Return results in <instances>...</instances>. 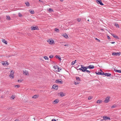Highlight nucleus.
Here are the masks:
<instances>
[{
  "instance_id": "obj_39",
  "label": "nucleus",
  "mask_w": 121,
  "mask_h": 121,
  "mask_svg": "<svg viewBox=\"0 0 121 121\" xmlns=\"http://www.w3.org/2000/svg\"><path fill=\"white\" fill-rule=\"evenodd\" d=\"M86 72H87L88 73H90V72H91L90 71L87 70H86Z\"/></svg>"
},
{
  "instance_id": "obj_13",
  "label": "nucleus",
  "mask_w": 121,
  "mask_h": 121,
  "mask_svg": "<svg viewBox=\"0 0 121 121\" xmlns=\"http://www.w3.org/2000/svg\"><path fill=\"white\" fill-rule=\"evenodd\" d=\"M111 34L113 36L115 39H119L117 35H115L113 34Z\"/></svg>"
},
{
  "instance_id": "obj_50",
  "label": "nucleus",
  "mask_w": 121,
  "mask_h": 121,
  "mask_svg": "<svg viewBox=\"0 0 121 121\" xmlns=\"http://www.w3.org/2000/svg\"><path fill=\"white\" fill-rule=\"evenodd\" d=\"M68 44H65V45H64V46H68Z\"/></svg>"
},
{
  "instance_id": "obj_47",
  "label": "nucleus",
  "mask_w": 121,
  "mask_h": 121,
  "mask_svg": "<svg viewBox=\"0 0 121 121\" xmlns=\"http://www.w3.org/2000/svg\"><path fill=\"white\" fill-rule=\"evenodd\" d=\"M56 120L55 119H52L51 121H56Z\"/></svg>"
},
{
  "instance_id": "obj_20",
  "label": "nucleus",
  "mask_w": 121,
  "mask_h": 121,
  "mask_svg": "<svg viewBox=\"0 0 121 121\" xmlns=\"http://www.w3.org/2000/svg\"><path fill=\"white\" fill-rule=\"evenodd\" d=\"M39 96V95H34L33 96L32 98H34L35 99L36 98H37Z\"/></svg>"
},
{
  "instance_id": "obj_18",
  "label": "nucleus",
  "mask_w": 121,
  "mask_h": 121,
  "mask_svg": "<svg viewBox=\"0 0 121 121\" xmlns=\"http://www.w3.org/2000/svg\"><path fill=\"white\" fill-rule=\"evenodd\" d=\"M76 80L78 81H81L79 77H76Z\"/></svg>"
},
{
  "instance_id": "obj_33",
  "label": "nucleus",
  "mask_w": 121,
  "mask_h": 121,
  "mask_svg": "<svg viewBox=\"0 0 121 121\" xmlns=\"http://www.w3.org/2000/svg\"><path fill=\"white\" fill-rule=\"evenodd\" d=\"M64 95L62 92L60 93V96H61V97H62L64 96Z\"/></svg>"
},
{
  "instance_id": "obj_48",
  "label": "nucleus",
  "mask_w": 121,
  "mask_h": 121,
  "mask_svg": "<svg viewBox=\"0 0 121 121\" xmlns=\"http://www.w3.org/2000/svg\"><path fill=\"white\" fill-rule=\"evenodd\" d=\"M111 43L112 44H113L115 43V42H111Z\"/></svg>"
},
{
  "instance_id": "obj_25",
  "label": "nucleus",
  "mask_w": 121,
  "mask_h": 121,
  "mask_svg": "<svg viewBox=\"0 0 121 121\" xmlns=\"http://www.w3.org/2000/svg\"><path fill=\"white\" fill-rule=\"evenodd\" d=\"M6 19L8 20H10L11 19L10 17L9 16H6Z\"/></svg>"
},
{
  "instance_id": "obj_32",
  "label": "nucleus",
  "mask_w": 121,
  "mask_h": 121,
  "mask_svg": "<svg viewBox=\"0 0 121 121\" xmlns=\"http://www.w3.org/2000/svg\"><path fill=\"white\" fill-rule=\"evenodd\" d=\"M75 61H73L72 62L71 64L72 65H74L75 64Z\"/></svg>"
},
{
  "instance_id": "obj_15",
  "label": "nucleus",
  "mask_w": 121,
  "mask_h": 121,
  "mask_svg": "<svg viewBox=\"0 0 121 121\" xmlns=\"http://www.w3.org/2000/svg\"><path fill=\"white\" fill-rule=\"evenodd\" d=\"M59 102V100L58 99H55L53 103L54 104H57Z\"/></svg>"
},
{
  "instance_id": "obj_37",
  "label": "nucleus",
  "mask_w": 121,
  "mask_h": 121,
  "mask_svg": "<svg viewBox=\"0 0 121 121\" xmlns=\"http://www.w3.org/2000/svg\"><path fill=\"white\" fill-rule=\"evenodd\" d=\"M44 58L46 60H48V57L47 56H45L44 57Z\"/></svg>"
},
{
  "instance_id": "obj_22",
  "label": "nucleus",
  "mask_w": 121,
  "mask_h": 121,
  "mask_svg": "<svg viewBox=\"0 0 121 121\" xmlns=\"http://www.w3.org/2000/svg\"><path fill=\"white\" fill-rule=\"evenodd\" d=\"M25 4L26 5V6L28 7L29 6L30 4L28 2H27L25 3Z\"/></svg>"
},
{
  "instance_id": "obj_35",
  "label": "nucleus",
  "mask_w": 121,
  "mask_h": 121,
  "mask_svg": "<svg viewBox=\"0 0 121 121\" xmlns=\"http://www.w3.org/2000/svg\"><path fill=\"white\" fill-rule=\"evenodd\" d=\"M115 26H116V27H119V26L118 25L117 23H115Z\"/></svg>"
},
{
  "instance_id": "obj_31",
  "label": "nucleus",
  "mask_w": 121,
  "mask_h": 121,
  "mask_svg": "<svg viewBox=\"0 0 121 121\" xmlns=\"http://www.w3.org/2000/svg\"><path fill=\"white\" fill-rule=\"evenodd\" d=\"M55 31H56L57 32H59V30L56 28H55Z\"/></svg>"
},
{
  "instance_id": "obj_9",
  "label": "nucleus",
  "mask_w": 121,
  "mask_h": 121,
  "mask_svg": "<svg viewBox=\"0 0 121 121\" xmlns=\"http://www.w3.org/2000/svg\"><path fill=\"white\" fill-rule=\"evenodd\" d=\"M31 30H38L39 29L37 26L35 27H33V26H32L31 27Z\"/></svg>"
},
{
  "instance_id": "obj_12",
  "label": "nucleus",
  "mask_w": 121,
  "mask_h": 121,
  "mask_svg": "<svg viewBox=\"0 0 121 121\" xmlns=\"http://www.w3.org/2000/svg\"><path fill=\"white\" fill-rule=\"evenodd\" d=\"M103 119L104 120H110V118L109 117H107V116H104L103 117Z\"/></svg>"
},
{
  "instance_id": "obj_1",
  "label": "nucleus",
  "mask_w": 121,
  "mask_h": 121,
  "mask_svg": "<svg viewBox=\"0 0 121 121\" xmlns=\"http://www.w3.org/2000/svg\"><path fill=\"white\" fill-rule=\"evenodd\" d=\"M81 67L79 68V69L83 72H85L87 70V69L88 68V66L84 67L83 66V65H81Z\"/></svg>"
},
{
  "instance_id": "obj_28",
  "label": "nucleus",
  "mask_w": 121,
  "mask_h": 121,
  "mask_svg": "<svg viewBox=\"0 0 121 121\" xmlns=\"http://www.w3.org/2000/svg\"><path fill=\"white\" fill-rule=\"evenodd\" d=\"M117 106V105H116L114 104L112 106H111V108H115Z\"/></svg>"
},
{
  "instance_id": "obj_41",
  "label": "nucleus",
  "mask_w": 121,
  "mask_h": 121,
  "mask_svg": "<svg viewBox=\"0 0 121 121\" xmlns=\"http://www.w3.org/2000/svg\"><path fill=\"white\" fill-rule=\"evenodd\" d=\"M53 56L52 55H50L49 56V57L50 58H52L53 57Z\"/></svg>"
},
{
  "instance_id": "obj_52",
  "label": "nucleus",
  "mask_w": 121,
  "mask_h": 121,
  "mask_svg": "<svg viewBox=\"0 0 121 121\" xmlns=\"http://www.w3.org/2000/svg\"><path fill=\"white\" fill-rule=\"evenodd\" d=\"M110 77H111V78H112V77H113V75H112V76H110Z\"/></svg>"
},
{
  "instance_id": "obj_2",
  "label": "nucleus",
  "mask_w": 121,
  "mask_h": 121,
  "mask_svg": "<svg viewBox=\"0 0 121 121\" xmlns=\"http://www.w3.org/2000/svg\"><path fill=\"white\" fill-rule=\"evenodd\" d=\"M14 72L13 70H11L10 74L9 75V77L12 79L14 77Z\"/></svg>"
},
{
  "instance_id": "obj_24",
  "label": "nucleus",
  "mask_w": 121,
  "mask_h": 121,
  "mask_svg": "<svg viewBox=\"0 0 121 121\" xmlns=\"http://www.w3.org/2000/svg\"><path fill=\"white\" fill-rule=\"evenodd\" d=\"M102 102V100H98L97 101V103L100 104Z\"/></svg>"
},
{
  "instance_id": "obj_58",
  "label": "nucleus",
  "mask_w": 121,
  "mask_h": 121,
  "mask_svg": "<svg viewBox=\"0 0 121 121\" xmlns=\"http://www.w3.org/2000/svg\"><path fill=\"white\" fill-rule=\"evenodd\" d=\"M54 68L55 67V66H54V67H53Z\"/></svg>"
},
{
  "instance_id": "obj_27",
  "label": "nucleus",
  "mask_w": 121,
  "mask_h": 121,
  "mask_svg": "<svg viewBox=\"0 0 121 121\" xmlns=\"http://www.w3.org/2000/svg\"><path fill=\"white\" fill-rule=\"evenodd\" d=\"M115 72H117L121 73V70H116Z\"/></svg>"
},
{
  "instance_id": "obj_55",
  "label": "nucleus",
  "mask_w": 121,
  "mask_h": 121,
  "mask_svg": "<svg viewBox=\"0 0 121 121\" xmlns=\"http://www.w3.org/2000/svg\"><path fill=\"white\" fill-rule=\"evenodd\" d=\"M56 69V67H55V69Z\"/></svg>"
},
{
  "instance_id": "obj_8",
  "label": "nucleus",
  "mask_w": 121,
  "mask_h": 121,
  "mask_svg": "<svg viewBox=\"0 0 121 121\" xmlns=\"http://www.w3.org/2000/svg\"><path fill=\"white\" fill-rule=\"evenodd\" d=\"M53 88L56 90H57L58 88V86L57 85L55 84L53 85L52 87V88Z\"/></svg>"
},
{
  "instance_id": "obj_7",
  "label": "nucleus",
  "mask_w": 121,
  "mask_h": 121,
  "mask_svg": "<svg viewBox=\"0 0 121 121\" xmlns=\"http://www.w3.org/2000/svg\"><path fill=\"white\" fill-rule=\"evenodd\" d=\"M60 80L59 79L56 80L55 81V82L57 83H60V84H62V80L60 79Z\"/></svg>"
},
{
  "instance_id": "obj_42",
  "label": "nucleus",
  "mask_w": 121,
  "mask_h": 121,
  "mask_svg": "<svg viewBox=\"0 0 121 121\" xmlns=\"http://www.w3.org/2000/svg\"><path fill=\"white\" fill-rule=\"evenodd\" d=\"M15 86L17 88H18L20 86L19 85H17L16 86Z\"/></svg>"
},
{
  "instance_id": "obj_34",
  "label": "nucleus",
  "mask_w": 121,
  "mask_h": 121,
  "mask_svg": "<svg viewBox=\"0 0 121 121\" xmlns=\"http://www.w3.org/2000/svg\"><path fill=\"white\" fill-rule=\"evenodd\" d=\"M18 16L20 17H22V14L20 13H18Z\"/></svg>"
},
{
  "instance_id": "obj_30",
  "label": "nucleus",
  "mask_w": 121,
  "mask_h": 121,
  "mask_svg": "<svg viewBox=\"0 0 121 121\" xmlns=\"http://www.w3.org/2000/svg\"><path fill=\"white\" fill-rule=\"evenodd\" d=\"M23 73L24 74H25L26 75H27L28 74V72H24L23 71Z\"/></svg>"
},
{
  "instance_id": "obj_44",
  "label": "nucleus",
  "mask_w": 121,
  "mask_h": 121,
  "mask_svg": "<svg viewBox=\"0 0 121 121\" xmlns=\"http://www.w3.org/2000/svg\"><path fill=\"white\" fill-rule=\"evenodd\" d=\"M107 36V38L108 39H110V37L108 35Z\"/></svg>"
},
{
  "instance_id": "obj_56",
  "label": "nucleus",
  "mask_w": 121,
  "mask_h": 121,
  "mask_svg": "<svg viewBox=\"0 0 121 121\" xmlns=\"http://www.w3.org/2000/svg\"><path fill=\"white\" fill-rule=\"evenodd\" d=\"M101 30H103V29H101Z\"/></svg>"
},
{
  "instance_id": "obj_6",
  "label": "nucleus",
  "mask_w": 121,
  "mask_h": 121,
  "mask_svg": "<svg viewBox=\"0 0 121 121\" xmlns=\"http://www.w3.org/2000/svg\"><path fill=\"white\" fill-rule=\"evenodd\" d=\"M47 41L49 42L50 44H51L54 43L53 40L52 39H49Z\"/></svg>"
},
{
  "instance_id": "obj_49",
  "label": "nucleus",
  "mask_w": 121,
  "mask_h": 121,
  "mask_svg": "<svg viewBox=\"0 0 121 121\" xmlns=\"http://www.w3.org/2000/svg\"><path fill=\"white\" fill-rule=\"evenodd\" d=\"M39 2H43L42 1H41V0H39Z\"/></svg>"
},
{
  "instance_id": "obj_23",
  "label": "nucleus",
  "mask_w": 121,
  "mask_h": 121,
  "mask_svg": "<svg viewBox=\"0 0 121 121\" xmlns=\"http://www.w3.org/2000/svg\"><path fill=\"white\" fill-rule=\"evenodd\" d=\"M29 11L31 14H33L34 13V11L33 10H29Z\"/></svg>"
},
{
  "instance_id": "obj_21",
  "label": "nucleus",
  "mask_w": 121,
  "mask_h": 121,
  "mask_svg": "<svg viewBox=\"0 0 121 121\" xmlns=\"http://www.w3.org/2000/svg\"><path fill=\"white\" fill-rule=\"evenodd\" d=\"M55 57L56 58L58 59L59 60H61V58L60 57L58 56L57 55H56L55 56Z\"/></svg>"
},
{
  "instance_id": "obj_10",
  "label": "nucleus",
  "mask_w": 121,
  "mask_h": 121,
  "mask_svg": "<svg viewBox=\"0 0 121 121\" xmlns=\"http://www.w3.org/2000/svg\"><path fill=\"white\" fill-rule=\"evenodd\" d=\"M96 1L98 4H99L101 5H104V4L102 3L101 0H97Z\"/></svg>"
},
{
  "instance_id": "obj_57",
  "label": "nucleus",
  "mask_w": 121,
  "mask_h": 121,
  "mask_svg": "<svg viewBox=\"0 0 121 121\" xmlns=\"http://www.w3.org/2000/svg\"><path fill=\"white\" fill-rule=\"evenodd\" d=\"M76 60H75L74 61H75V63L76 62Z\"/></svg>"
},
{
  "instance_id": "obj_46",
  "label": "nucleus",
  "mask_w": 121,
  "mask_h": 121,
  "mask_svg": "<svg viewBox=\"0 0 121 121\" xmlns=\"http://www.w3.org/2000/svg\"><path fill=\"white\" fill-rule=\"evenodd\" d=\"M22 81V80H18V82H21V81Z\"/></svg>"
},
{
  "instance_id": "obj_40",
  "label": "nucleus",
  "mask_w": 121,
  "mask_h": 121,
  "mask_svg": "<svg viewBox=\"0 0 121 121\" xmlns=\"http://www.w3.org/2000/svg\"><path fill=\"white\" fill-rule=\"evenodd\" d=\"M81 19L80 18H78L77 19V20L78 22H80L81 21Z\"/></svg>"
},
{
  "instance_id": "obj_29",
  "label": "nucleus",
  "mask_w": 121,
  "mask_h": 121,
  "mask_svg": "<svg viewBox=\"0 0 121 121\" xmlns=\"http://www.w3.org/2000/svg\"><path fill=\"white\" fill-rule=\"evenodd\" d=\"M74 84H75V85H77V84H79V82H75V81H74Z\"/></svg>"
},
{
  "instance_id": "obj_36",
  "label": "nucleus",
  "mask_w": 121,
  "mask_h": 121,
  "mask_svg": "<svg viewBox=\"0 0 121 121\" xmlns=\"http://www.w3.org/2000/svg\"><path fill=\"white\" fill-rule=\"evenodd\" d=\"M58 67V66H57V67H57L56 68H57L58 71V72H59L60 71L61 69H60L59 67Z\"/></svg>"
},
{
  "instance_id": "obj_54",
  "label": "nucleus",
  "mask_w": 121,
  "mask_h": 121,
  "mask_svg": "<svg viewBox=\"0 0 121 121\" xmlns=\"http://www.w3.org/2000/svg\"><path fill=\"white\" fill-rule=\"evenodd\" d=\"M87 21L88 22H89V19H88V20H87Z\"/></svg>"
},
{
  "instance_id": "obj_5",
  "label": "nucleus",
  "mask_w": 121,
  "mask_h": 121,
  "mask_svg": "<svg viewBox=\"0 0 121 121\" xmlns=\"http://www.w3.org/2000/svg\"><path fill=\"white\" fill-rule=\"evenodd\" d=\"M110 98V97L109 96L105 98V100L104 101V102L106 103H108L109 101Z\"/></svg>"
},
{
  "instance_id": "obj_11",
  "label": "nucleus",
  "mask_w": 121,
  "mask_h": 121,
  "mask_svg": "<svg viewBox=\"0 0 121 121\" xmlns=\"http://www.w3.org/2000/svg\"><path fill=\"white\" fill-rule=\"evenodd\" d=\"M96 74L97 75H104V73H101L99 72H95Z\"/></svg>"
},
{
  "instance_id": "obj_51",
  "label": "nucleus",
  "mask_w": 121,
  "mask_h": 121,
  "mask_svg": "<svg viewBox=\"0 0 121 121\" xmlns=\"http://www.w3.org/2000/svg\"><path fill=\"white\" fill-rule=\"evenodd\" d=\"M14 121H18V120L17 119L15 120Z\"/></svg>"
},
{
  "instance_id": "obj_45",
  "label": "nucleus",
  "mask_w": 121,
  "mask_h": 121,
  "mask_svg": "<svg viewBox=\"0 0 121 121\" xmlns=\"http://www.w3.org/2000/svg\"><path fill=\"white\" fill-rule=\"evenodd\" d=\"M12 97L13 98V99H14L15 98V97L14 96L12 95Z\"/></svg>"
},
{
  "instance_id": "obj_16",
  "label": "nucleus",
  "mask_w": 121,
  "mask_h": 121,
  "mask_svg": "<svg viewBox=\"0 0 121 121\" xmlns=\"http://www.w3.org/2000/svg\"><path fill=\"white\" fill-rule=\"evenodd\" d=\"M104 75L107 77L110 76H112V75H111V74L110 73H104Z\"/></svg>"
},
{
  "instance_id": "obj_43",
  "label": "nucleus",
  "mask_w": 121,
  "mask_h": 121,
  "mask_svg": "<svg viewBox=\"0 0 121 121\" xmlns=\"http://www.w3.org/2000/svg\"><path fill=\"white\" fill-rule=\"evenodd\" d=\"M92 98L91 96H89L88 97V99L89 100H90L92 99Z\"/></svg>"
},
{
  "instance_id": "obj_26",
  "label": "nucleus",
  "mask_w": 121,
  "mask_h": 121,
  "mask_svg": "<svg viewBox=\"0 0 121 121\" xmlns=\"http://www.w3.org/2000/svg\"><path fill=\"white\" fill-rule=\"evenodd\" d=\"M48 11L50 12H53V10L51 8H50L48 10Z\"/></svg>"
},
{
  "instance_id": "obj_17",
  "label": "nucleus",
  "mask_w": 121,
  "mask_h": 121,
  "mask_svg": "<svg viewBox=\"0 0 121 121\" xmlns=\"http://www.w3.org/2000/svg\"><path fill=\"white\" fill-rule=\"evenodd\" d=\"M2 41L6 44H7V41H6L4 39H2Z\"/></svg>"
},
{
  "instance_id": "obj_19",
  "label": "nucleus",
  "mask_w": 121,
  "mask_h": 121,
  "mask_svg": "<svg viewBox=\"0 0 121 121\" xmlns=\"http://www.w3.org/2000/svg\"><path fill=\"white\" fill-rule=\"evenodd\" d=\"M64 37L66 39L68 38V35L66 34H65L63 35Z\"/></svg>"
},
{
  "instance_id": "obj_53",
  "label": "nucleus",
  "mask_w": 121,
  "mask_h": 121,
  "mask_svg": "<svg viewBox=\"0 0 121 121\" xmlns=\"http://www.w3.org/2000/svg\"><path fill=\"white\" fill-rule=\"evenodd\" d=\"M61 2H62L63 1V0H60Z\"/></svg>"
},
{
  "instance_id": "obj_14",
  "label": "nucleus",
  "mask_w": 121,
  "mask_h": 121,
  "mask_svg": "<svg viewBox=\"0 0 121 121\" xmlns=\"http://www.w3.org/2000/svg\"><path fill=\"white\" fill-rule=\"evenodd\" d=\"M94 67V66L93 65H90L88 66V68L89 69H93Z\"/></svg>"
},
{
  "instance_id": "obj_38",
  "label": "nucleus",
  "mask_w": 121,
  "mask_h": 121,
  "mask_svg": "<svg viewBox=\"0 0 121 121\" xmlns=\"http://www.w3.org/2000/svg\"><path fill=\"white\" fill-rule=\"evenodd\" d=\"M95 39L97 40V41L99 42H100V40L99 39H97V38H95Z\"/></svg>"
},
{
  "instance_id": "obj_4",
  "label": "nucleus",
  "mask_w": 121,
  "mask_h": 121,
  "mask_svg": "<svg viewBox=\"0 0 121 121\" xmlns=\"http://www.w3.org/2000/svg\"><path fill=\"white\" fill-rule=\"evenodd\" d=\"M2 64L4 66H7L9 65V64L7 61H3L1 62Z\"/></svg>"
},
{
  "instance_id": "obj_3",
  "label": "nucleus",
  "mask_w": 121,
  "mask_h": 121,
  "mask_svg": "<svg viewBox=\"0 0 121 121\" xmlns=\"http://www.w3.org/2000/svg\"><path fill=\"white\" fill-rule=\"evenodd\" d=\"M120 52H113L112 53V55L113 56H117V55L120 56L121 54Z\"/></svg>"
}]
</instances>
